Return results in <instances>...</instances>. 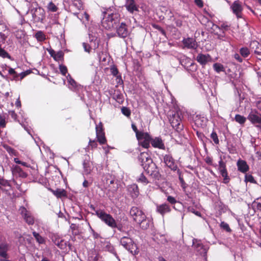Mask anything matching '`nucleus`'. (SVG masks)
I'll return each instance as SVG.
<instances>
[{
  "label": "nucleus",
  "mask_w": 261,
  "mask_h": 261,
  "mask_svg": "<svg viewBox=\"0 0 261 261\" xmlns=\"http://www.w3.org/2000/svg\"><path fill=\"white\" fill-rule=\"evenodd\" d=\"M138 160L146 174L155 179L159 180L161 178V175L158 167L147 152L140 153L138 156Z\"/></svg>",
  "instance_id": "f257e3e1"
},
{
  "label": "nucleus",
  "mask_w": 261,
  "mask_h": 261,
  "mask_svg": "<svg viewBox=\"0 0 261 261\" xmlns=\"http://www.w3.org/2000/svg\"><path fill=\"white\" fill-rule=\"evenodd\" d=\"M129 214L134 221L139 224L143 229H146L149 227V220H147L145 213L138 207H132Z\"/></svg>",
  "instance_id": "f03ea898"
},
{
  "label": "nucleus",
  "mask_w": 261,
  "mask_h": 261,
  "mask_svg": "<svg viewBox=\"0 0 261 261\" xmlns=\"http://www.w3.org/2000/svg\"><path fill=\"white\" fill-rule=\"evenodd\" d=\"M181 112L177 111H170L169 114V120L171 126L177 132H180L183 129L181 124Z\"/></svg>",
  "instance_id": "7ed1b4c3"
},
{
  "label": "nucleus",
  "mask_w": 261,
  "mask_h": 261,
  "mask_svg": "<svg viewBox=\"0 0 261 261\" xmlns=\"http://www.w3.org/2000/svg\"><path fill=\"white\" fill-rule=\"evenodd\" d=\"M120 21V15L118 13L106 14L102 20V26L107 30H110Z\"/></svg>",
  "instance_id": "20e7f679"
},
{
  "label": "nucleus",
  "mask_w": 261,
  "mask_h": 261,
  "mask_svg": "<svg viewBox=\"0 0 261 261\" xmlns=\"http://www.w3.org/2000/svg\"><path fill=\"white\" fill-rule=\"evenodd\" d=\"M96 215L106 224L111 228L113 227L116 222V220L110 214L106 213L103 210H97Z\"/></svg>",
  "instance_id": "39448f33"
},
{
  "label": "nucleus",
  "mask_w": 261,
  "mask_h": 261,
  "mask_svg": "<svg viewBox=\"0 0 261 261\" xmlns=\"http://www.w3.org/2000/svg\"><path fill=\"white\" fill-rule=\"evenodd\" d=\"M137 139L139 142V144L142 147L148 149L150 147L151 137L148 133L142 132L141 134L137 137Z\"/></svg>",
  "instance_id": "423d86ee"
},
{
  "label": "nucleus",
  "mask_w": 261,
  "mask_h": 261,
  "mask_svg": "<svg viewBox=\"0 0 261 261\" xmlns=\"http://www.w3.org/2000/svg\"><path fill=\"white\" fill-rule=\"evenodd\" d=\"M121 244L131 253L136 251V245L134 243L133 240L128 237H123L120 239Z\"/></svg>",
  "instance_id": "0eeeda50"
},
{
  "label": "nucleus",
  "mask_w": 261,
  "mask_h": 261,
  "mask_svg": "<svg viewBox=\"0 0 261 261\" xmlns=\"http://www.w3.org/2000/svg\"><path fill=\"white\" fill-rule=\"evenodd\" d=\"M96 134L97 141L100 144L103 145L107 143V139L105 136V133L103 124L100 122L97 125H96Z\"/></svg>",
  "instance_id": "6e6552de"
},
{
  "label": "nucleus",
  "mask_w": 261,
  "mask_h": 261,
  "mask_svg": "<svg viewBox=\"0 0 261 261\" xmlns=\"http://www.w3.org/2000/svg\"><path fill=\"white\" fill-rule=\"evenodd\" d=\"M102 180L106 188L108 189L109 191H114L117 189V186H114L115 177L111 174L109 173L106 174L103 177Z\"/></svg>",
  "instance_id": "1a4fd4ad"
},
{
  "label": "nucleus",
  "mask_w": 261,
  "mask_h": 261,
  "mask_svg": "<svg viewBox=\"0 0 261 261\" xmlns=\"http://www.w3.org/2000/svg\"><path fill=\"white\" fill-rule=\"evenodd\" d=\"M19 211L27 223L29 225H33L34 223V218L30 211L24 206L20 207Z\"/></svg>",
  "instance_id": "9d476101"
},
{
  "label": "nucleus",
  "mask_w": 261,
  "mask_h": 261,
  "mask_svg": "<svg viewBox=\"0 0 261 261\" xmlns=\"http://www.w3.org/2000/svg\"><path fill=\"white\" fill-rule=\"evenodd\" d=\"M117 36L125 38L129 35L128 27L125 22H121L116 28Z\"/></svg>",
  "instance_id": "9b49d317"
},
{
  "label": "nucleus",
  "mask_w": 261,
  "mask_h": 261,
  "mask_svg": "<svg viewBox=\"0 0 261 261\" xmlns=\"http://www.w3.org/2000/svg\"><path fill=\"white\" fill-rule=\"evenodd\" d=\"M231 9L238 18L242 17L243 6L242 3L239 0L233 3L231 6Z\"/></svg>",
  "instance_id": "f8f14e48"
},
{
  "label": "nucleus",
  "mask_w": 261,
  "mask_h": 261,
  "mask_svg": "<svg viewBox=\"0 0 261 261\" xmlns=\"http://www.w3.org/2000/svg\"><path fill=\"white\" fill-rule=\"evenodd\" d=\"M163 159L165 164L171 170L175 171L179 169L171 155L166 154L164 156Z\"/></svg>",
  "instance_id": "ddd939ff"
},
{
  "label": "nucleus",
  "mask_w": 261,
  "mask_h": 261,
  "mask_svg": "<svg viewBox=\"0 0 261 261\" xmlns=\"http://www.w3.org/2000/svg\"><path fill=\"white\" fill-rule=\"evenodd\" d=\"M247 119L252 124H259L261 125V114L256 110H252L249 114Z\"/></svg>",
  "instance_id": "4468645a"
},
{
  "label": "nucleus",
  "mask_w": 261,
  "mask_h": 261,
  "mask_svg": "<svg viewBox=\"0 0 261 261\" xmlns=\"http://www.w3.org/2000/svg\"><path fill=\"white\" fill-rule=\"evenodd\" d=\"M124 7L131 14L139 11V6L136 3L135 0H125Z\"/></svg>",
  "instance_id": "2eb2a0df"
},
{
  "label": "nucleus",
  "mask_w": 261,
  "mask_h": 261,
  "mask_svg": "<svg viewBox=\"0 0 261 261\" xmlns=\"http://www.w3.org/2000/svg\"><path fill=\"white\" fill-rule=\"evenodd\" d=\"M127 191L128 194L134 199L137 198L140 194L139 187L136 184L128 185Z\"/></svg>",
  "instance_id": "dca6fc26"
},
{
  "label": "nucleus",
  "mask_w": 261,
  "mask_h": 261,
  "mask_svg": "<svg viewBox=\"0 0 261 261\" xmlns=\"http://www.w3.org/2000/svg\"><path fill=\"white\" fill-rule=\"evenodd\" d=\"M212 60V57L209 54H199L196 57V61L202 66L205 65L208 62H211Z\"/></svg>",
  "instance_id": "f3484780"
},
{
  "label": "nucleus",
  "mask_w": 261,
  "mask_h": 261,
  "mask_svg": "<svg viewBox=\"0 0 261 261\" xmlns=\"http://www.w3.org/2000/svg\"><path fill=\"white\" fill-rule=\"evenodd\" d=\"M156 211L157 213L164 216L166 214L171 211L170 206L167 203H163L156 206Z\"/></svg>",
  "instance_id": "a211bd4d"
},
{
  "label": "nucleus",
  "mask_w": 261,
  "mask_h": 261,
  "mask_svg": "<svg viewBox=\"0 0 261 261\" xmlns=\"http://www.w3.org/2000/svg\"><path fill=\"white\" fill-rule=\"evenodd\" d=\"M52 241L61 249H65L67 246V242L57 235L54 234L51 237Z\"/></svg>",
  "instance_id": "6ab92c4d"
},
{
  "label": "nucleus",
  "mask_w": 261,
  "mask_h": 261,
  "mask_svg": "<svg viewBox=\"0 0 261 261\" xmlns=\"http://www.w3.org/2000/svg\"><path fill=\"white\" fill-rule=\"evenodd\" d=\"M185 47L189 49H196L198 45L195 39L192 38H185L182 40Z\"/></svg>",
  "instance_id": "aec40b11"
},
{
  "label": "nucleus",
  "mask_w": 261,
  "mask_h": 261,
  "mask_svg": "<svg viewBox=\"0 0 261 261\" xmlns=\"http://www.w3.org/2000/svg\"><path fill=\"white\" fill-rule=\"evenodd\" d=\"M151 145L154 148H157L161 149H165V146L161 137L151 138Z\"/></svg>",
  "instance_id": "412c9836"
},
{
  "label": "nucleus",
  "mask_w": 261,
  "mask_h": 261,
  "mask_svg": "<svg viewBox=\"0 0 261 261\" xmlns=\"http://www.w3.org/2000/svg\"><path fill=\"white\" fill-rule=\"evenodd\" d=\"M219 170L221 175L224 177V182L227 183L228 182L227 177V172L226 168L225 163L221 160L219 161Z\"/></svg>",
  "instance_id": "4be33fe9"
},
{
  "label": "nucleus",
  "mask_w": 261,
  "mask_h": 261,
  "mask_svg": "<svg viewBox=\"0 0 261 261\" xmlns=\"http://www.w3.org/2000/svg\"><path fill=\"white\" fill-rule=\"evenodd\" d=\"M36 13H39V15H37L36 14L34 13L33 15V17L34 19L37 22H42L43 20L45 19V11L44 9L41 7H39L37 8L35 10Z\"/></svg>",
  "instance_id": "5701e85b"
},
{
  "label": "nucleus",
  "mask_w": 261,
  "mask_h": 261,
  "mask_svg": "<svg viewBox=\"0 0 261 261\" xmlns=\"http://www.w3.org/2000/svg\"><path fill=\"white\" fill-rule=\"evenodd\" d=\"M49 190L58 198L67 197V191L63 189L58 188L56 190H53L49 188Z\"/></svg>",
  "instance_id": "b1692460"
},
{
  "label": "nucleus",
  "mask_w": 261,
  "mask_h": 261,
  "mask_svg": "<svg viewBox=\"0 0 261 261\" xmlns=\"http://www.w3.org/2000/svg\"><path fill=\"white\" fill-rule=\"evenodd\" d=\"M112 97L119 104H122L124 100V96L119 90H114Z\"/></svg>",
  "instance_id": "393cba45"
},
{
  "label": "nucleus",
  "mask_w": 261,
  "mask_h": 261,
  "mask_svg": "<svg viewBox=\"0 0 261 261\" xmlns=\"http://www.w3.org/2000/svg\"><path fill=\"white\" fill-rule=\"evenodd\" d=\"M193 246L194 249L200 254H205L206 253V249L200 241H198L197 240H194Z\"/></svg>",
  "instance_id": "a878e982"
},
{
  "label": "nucleus",
  "mask_w": 261,
  "mask_h": 261,
  "mask_svg": "<svg viewBox=\"0 0 261 261\" xmlns=\"http://www.w3.org/2000/svg\"><path fill=\"white\" fill-rule=\"evenodd\" d=\"M237 167L239 171L242 173H246L249 170V166L246 161L239 160L237 162Z\"/></svg>",
  "instance_id": "bb28decb"
},
{
  "label": "nucleus",
  "mask_w": 261,
  "mask_h": 261,
  "mask_svg": "<svg viewBox=\"0 0 261 261\" xmlns=\"http://www.w3.org/2000/svg\"><path fill=\"white\" fill-rule=\"evenodd\" d=\"M9 244L6 243H2L0 244V256L4 258H8V254L7 252L9 250Z\"/></svg>",
  "instance_id": "cd10ccee"
},
{
  "label": "nucleus",
  "mask_w": 261,
  "mask_h": 261,
  "mask_svg": "<svg viewBox=\"0 0 261 261\" xmlns=\"http://www.w3.org/2000/svg\"><path fill=\"white\" fill-rule=\"evenodd\" d=\"M72 4L71 5V11H74L75 8L78 11L83 9V5L81 0H72Z\"/></svg>",
  "instance_id": "c85d7f7f"
},
{
  "label": "nucleus",
  "mask_w": 261,
  "mask_h": 261,
  "mask_svg": "<svg viewBox=\"0 0 261 261\" xmlns=\"http://www.w3.org/2000/svg\"><path fill=\"white\" fill-rule=\"evenodd\" d=\"M13 172L18 174L19 177L26 178L28 174L23 171V170L18 166H15L14 168Z\"/></svg>",
  "instance_id": "c756f323"
},
{
  "label": "nucleus",
  "mask_w": 261,
  "mask_h": 261,
  "mask_svg": "<svg viewBox=\"0 0 261 261\" xmlns=\"http://www.w3.org/2000/svg\"><path fill=\"white\" fill-rule=\"evenodd\" d=\"M84 172L86 174L90 173L92 169L90 162L88 160H84L83 163Z\"/></svg>",
  "instance_id": "7c9ffc66"
},
{
  "label": "nucleus",
  "mask_w": 261,
  "mask_h": 261,
  "mask_svg": "<svg viewBox=\"0 0 261 261\" xmlns=\"http://www.w3.org/2000/svg\"><path fill=\"white\" fill-rule=\"evenodd\" d=\"M35 37L38 41L42 42L46 39V36L41 31H37L35 34Z\"/></svg>",
  "instance_id": "2f4dec72"
},
{
  "label": "nucleus",
  "mask_w": 261,
  "mask_h": 261,
  "mask_svg": "<svg viewBox=\"0 0 261 261\" xmlns=\"http://www.w3.org/2000/svg\"><path fill=\"white\" fill-rule=\"evenodd\" d=\"M33 235L35 238L36 241L40 244H44L45 241L44 239L40 235L39 233L36 232V231L33 232Z\"/></svg>",
  "instance_id": "473e14b6"
},
{
  "label": "nucleus",
  "mask_w": 261,
  "mask_h": 261,
  "mask_svg": "<svg viewBox=\"0 0 261 261\" xmlns=\"http://www.w3.org/2000/svg\"><path fill=\"white\" fill-rule=\"evenodd\" d=\"M252 207L254 211L261 210V198H257L252 203Z\"/></svg>",
  "instance_id": "72a5a7b5"
},
{
  "label": "nucleus",
  "mask_w": 261,
  "mask_h": 261,
  "mask_svg": "<svg viewBox=\"0 0 261 261\" xmlns=\"http://www.w3.org/2000/svg\"><path fill=\"white\" fill-rule=\"evenodd\" d=\"M67 80L72 88L75 89L77 87V84L75 81L68 74L67 76Z\"/></svg>",
  "instance_id": "f704fd0d"
},
{
  "label": "nucleus",
  "mask_w": 261,
  "mask_h": 261,
  "mask_svg": "<svg viewBox=\"0 0 261 261\" xmlns=\"http://www.w3.org/2000/svg\"><path fill=\"white\" fill-rule=\"evenodd\" d=\"M47 9L48 12H56L58 10V8L53 2H50L47 6Z\"/></svg>",
  "instance_id": "c9c22d12"
},
{
  "label": "nucleus",
  "mask_w": 261,
  "mask_h": 261,
  "mask_svg": "<svg viewBox=\"0 0 261 261\" xmlns=\"http://www.w3.org/2000/svg\"><path fill=\"white\" fill-rule=\"evenodd\" d=\"M234 120L240 124H243L246 121V118L241 115L237 114L235 116Z\"/></svg>",
  "instance_id": "e433bc0d"
},
{
  "label": "nucleus",
  "mask_w": 261,
  "mask_h": 261,
  "mask_svg": "<svg viewBox=\"0 0 261 261\" xmlns=\"http://www.w3.org/2000/svg\"><path fill=\"white\" fill-rule=\"evenodd\" d=\"M137 180L138 182H141L145 185H147L149 182L147 178L143 174V173H141L140 174L139 177L137 179Z\"/></svg>",
  "instance_id": "4c0bfd02"
},
{
  "label": "nucleus",
  "mask_w": 261,
  "mask_h": 261,
  "mask_svg": "<svg viewBox=\"0 0 261 261\" xmlns=\"http://www.w3.org/2000/svg\"><path fill=\"white\" fill-rule=\"evenodd\" d=\"M4 148L10 154L14 155L15 156L17 155V151L8 145H5L4 146Z\"/></svg>",
  "instance_id": "58836bf2"
},
{
  "label": "nucleus",
  "mask_w": 261,
  "mask_h": 261,
  "mask_svg": "<svg viewBox=\"0 0 261 261\" xmlns=\"http://www.w3.org/2000/svg\"><path fill=\"white\" fill-rule=\"evenodd\" d=\"M112 228H117L120 231H124L125 228L124 226L121 223H117L116 221L115 222L114 225H113Z\"/></svg>",
  "instance_id": "ea45409f"
},
{
  "label": "nucleus",
  "mask_w": 261,
  "mask_h": 261,
  "mask_svg": "<svg viewBox=\"0 0 261 261\" xmlns=\"http://www.w3.org/2000/svg\"><path fill=\"white\" fill-rule=\"evenodd\" d=\"M240 54L243 57L246 58L249 55L250 51L247 47H242L240 49Z\"/></svg>",
  "instance_id": "a19ab883"
},
{
  "label": "nucleus",
  "mask_w": 261,
  "mask_h": 261,
  "mask_svg": "<svg viewBox=\"0 0 261 261\" xmlns=\"http://www.w3.org/2000/svg\"><path fill=\"white\" fill-rule=\"evenodd\" d=\"M107 54L103 51H100L98 54V58L100 62H105L107 61Z\"/></svg>",
  "instance_id": "79ce46f5"
},
{
  "label": "nucleus",
  "mask_w": 261,
  "mask_h": 261,
  "mask_svg": "<svg viewBox=\"0 0 261 261\" xmlns=\"http://www.w3.org/2000/svg\"><path fill=\"white\" fill-rule=\"evenodd\" d=\"M122 113L125 116L129 117L131 115V111L130 109L126 107H122L121 108Z\"/></svg>",
  "instance_id": "37998d69"
},
{
  "label": "nucleus",
  "mask_w": 261,
  "mask_h": 261,
  "mask_svg": "<svg viewBox=\"0 0 261 261\" xmlns=\"http://www.w3.org/2000/svg\"><path fill=\"white\" fill-rule=\"evenodd\" d=\"M152 27L155 29H156L158 30L160 32V33L163 35H164V36H166V31L161 27H160V25H159L158 24H156L155 23H153L152 24Z\"/></svg>",
  "instance_id": "c03bdc74"
},
{
  "label": "nucleus",
  "mask_w": 261,
  "mask_h": 261,
  "mask_svg": "<svg viewBox=\"0 0 261 261\" xmlns=\"http://www.w3.org/2000/svg\"><path fill=\"white\" fill-rule=\"evenodd\" d=\"M0 57L3 58H11L10 55L2 47H0Z\"/></svg>",
  "instance_id": "a18cd8bd"
},
{
  "label": "nucleus",
  "mask_w": 261,
  "mask_h": 261,
  "mask_svg": "<svg viewBox=\"0 0 261 261\" xmlns=\"http://www.w3.org/2000/svg\"><path fill=\"white\" fill-rule=\"evenodd\" d=\"M64 53L62 51H59L57 52L54 59L57 61H59L63 59Z\"/></svg>",
  "instance_id": "49530a36"
},
{
  "label": "nucleus",
  "mask_w": 261,
  "mask_h": 261,
  "mask_svg": "<svg viewBox=\"0 0 261 261\" xmlns=\"http://www.w3.org/2000/svg\"><path fill=\"white\" fill-rule=\"evenodd\" d=\"M213 67L215 70L217 72H220V71H223L224 69L223 65L218 63H215L213 65Z\"/></svg>",
  "instance_id": "de8ad7c7"
},
{
  "label": "nucleus",
  "mask_w": 261,
  "mask_h": 261,
  "mask_svg": "<svg viewBox=\"0 0 261 261\" xmlns=\"http://www.w3.org/2000/svg\"><path fill=\"white\" fill-rule=\"evenodd\" d=\"M88 146L92 149L96 148L97 147V141L95 140H93L91 139H89Z\"/></svg>",
  "instance_id": "09e8293b"
},
{
  "label": "nucleus",
  "mask_w": 261,
  "mask_h": 261,
  "mask_svg": "<svg viewBox=\"0 0 261 261\" xmlns=\"http://www.w3.org/2000/svg\"><path fill=\"white\" fill-rule=\"evenodd\" d=\"M110 71H111L112 74L113 76H117V77H118L117 76V74H118L119 71H118V70L117 67L115 65H113L111 67Z\"/></svg>",
  "instance_id": "8fccbe9b"
},
{
  "label": "nucleus",
  "mask_w": 261,
  "mask_h": 261,
  "mask_svg": "<svg viewBox=\"0 0 261 261\" xmlns=\"http://www.w3.org/2000/svg\"><path fill=\"white\" fill-rule=\"evenodd\" d=\"M9 73L11 75H13V79L14 80H17L19 77V74H17L13 68H10L8 70Z\"/></svg>",
  "instance_id": "3c124183"
},
{
  "label": "nucleus",
  "mask_w": 261,
  "mask_h": 261,
  "mask_svg": "<svg viewBox=\"0 0 261 261\" xmlns=\"http://www.w3.org/2000/svg\"><path fill=\"white\" fill-rule=\"evenodd\" d=\"M14 161L15 163L18 164H20L23 166L27 167H30V165L28 164L27 163L21 161L19 160L18 158H14Z\"/></svg>",
  "instance_id": "603ef678"
},
{
  "label": "nucleus",
  "mask_w": 261,
  "mask_h": 261,
  "mask_svg": "<svg viewBox=\"0 0 261 261\" xmlns=\"http://www.w3.org/2000/svg\"><path fill=\"white\" fill-rule=\"evenodd\" d=\"M77 17L81 20H83V21L84 20L88 21L89 20L90 16L87 12H85L84 13L82 16H81V17L77 16Z\"/></svg>",
  "instance_id": "864d4df0"
},
{
  "label": "nucleus",
  "mask_w": 261,
  "mask_h": 261,
  "mask_svg": "<svg viewBox=\"0 0 261 261\" xmlns=\"http://www.w3.org/2000/svg\"><path fill=\"white\" fill-rule=\"evenodd\" d=\"M60 71L61 74L63 75H65L67 73L68 70L66 66L64 65H60L59 66Z\"/></svg>",
  "instance_id": "5fc2aeb1"
},
{
  "label": "nucleus",
  "mask_w": 261,
  "mask_h": 261,
  "mask_svg": "<svg viewBox=\"0 0 261 261\" xmlns=\"http://www.w3.org/2000/svg\"><path fill=\"white\" fill-rule=\"evenodd\" d=\"M211 138L213 139V141L215 144H218L219 143V139L215 132H212V133L211 135Z\"/></svg>",
  "instance_id": "6e6d98bb"
},
{
  "label": "nucleus",
  "mask_w": 261,
  "mask_h": 261,
  "mask_svg": "<svg viewBox=\"0 0 261 261\" xmlns=\"http://www.w3.org/2000/svg\"><path fill=\"white\" fill-rule=\"evenodd\" d=\"M132 128L133 130H134V132L136 134V138L138 137L141 134V133L142 132V131H139L136 125L134 123L132 124Z\"/></svg>",
  "instance_id": "4d7b16f0"
},
{
  "label": "nucleus",
  "mask_w": 261,
  "mask_h": 261,
  "mask_svg": "<svg viewBox=\"0 0 261 261\" xmlns=\"http://www.w3.org/2000/svg\"><path fill=\"white\" fill-rule=\"evenodd\" d=\"M167 200L169 203L171 204H175L177 202L176 199L172 196H168Z\"/></svg>",
  "instance_id": "13d9d810"
},
{
  "label": "nucleus",
  "mask_w": 261,
  "mask_h": 261,
  "mask_svg": "<svg viewBox=\"0 0 261 261\" xmlns=\"http://www.w3.org/2000/svg\"><path fill=\"white\" fill-rule=\"evenodd\" d=\"M0 185L4 187H8L10 186L8 180L4 179L3 178H0Z\"/></svg>",
  "instance_id": "bf43d9fd"
},
{
  "label": "nucleus",
  "mask_w": 261,
  "mask_h": 261,
  "mask_svg": "<svg viewBox=\"0 0 261 261\" xmlns=\"http://www.w3.org/2000/svg\"><path fill=\"white\" fill-rule=\"evenodd\" d=\"M83 46L85 51L90 53L91 50V47L88 43L84 42L83 43Z\"/></svg>",
  "instance_id": "052dcab7"
},
{
  "label": "nucleus",
  "mask_w": 261,
  "mask_h": 261,
  "mask_svg": "<svg viewBox=\"0 0 261 261\" xmlns=\"http://www.w3.org/2000/svg\"><path fill=\"white\" fill-rule=\"evenodd\" d=\"M176 26L180 28L182 25V20L179 18H175L174 19Z\"/></svg>",
  "instance_id": "680f3d73"
},
{
  "label": "nucleus",
  "mask_w": 261,
  "mask_h": 261,
  "mask_svg": "<svg viewBox=\"0 0 261 261\" xmlns=\"http://www.w3.org/2000/svg\"><path fill=\"white\" fill-rule=\"evenodd\" d=\"M6 126V122L5 120V118L2 117L0 115V126L2 128L5 127Z\"/></svg>",
  "instance_id": "e2e57ef3"
},
{
  "label": "nucleus",
  "mask_w": 261,
  "mask_h": 261,
  "mask_svg": "<svg viewBox=\"0 0 261 261\" xmlns=\"http://www.w3.org/2000/svg\"><path fill=\"white\" fill-rule=\"evenodd\" d=\"M188 210L189 211V212H191L192 213H193L194 214H195L196 216H201V213L200 212H198V211H195L194 208L193 207H191V206H189L188 208Z\"/></svg>",
  "instance_id": "0e129e2a"
},
{
  "label": "nucleus",
  "mask_w": 261,
  "mask_h": 261,
  "mask_svg": "<svg viewBox=\"0 0 261 261\" xmlns=\"http://www.w3.org/2000/svg\"><path fill=\"white\" fill-rule=\"evenodd\" d=\"M195 124L197 125H200L201 126H202L203 125H204L202 122H203V120H201L200 117H197L195 120Z\"/></svg>",
  "instance_id": "69168bd1"
},
{
  "label": "nucleus",
  "mask_w": 261,
  "mask_h": 261,
  "mask_svg": "<svg viewBox=\"0 0 261 261\" xmlns=\"http://www.w3.org/2000/svg\"><path fill=\"white\" fill-rule=\"evenodd\" d=\"M195 4L200 8L203 7V2L202 0H194Z\"/></svg>",
  "instance_id": "338daca9"
},
{
  "label": "nucleus",
  "mask_w": 261,
  "mask_h": 261,
  "mask_svg": "<svg viewBox=\"0 0 261 261\" xmlns=\"http://www.w3.org/2000/svg\"><path fill=\"white\" fill-rule=\"evenodd\" d=\"M220 226L222 228L228 232V224L224 222H222L221 223Z\"/></svg>",
  "instance_id": "774afa93"
}]
</instances>
